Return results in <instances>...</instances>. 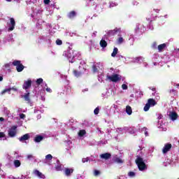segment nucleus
Returning <instances> with one entry per match:
<instances>
[{
	"instance_id": "nucleus-47",
	"label": "nucleus",
	"mask_w": 179,
	"mask_h": 179,
	"mask_svg": "<svg viewBox=\"0 0 179 179\" xmlns=\"http://www.w3.org/2000/svg\"><path fill=\"white\" fill-rule=\"evenodd\" d=\"M145 136H149V134H148V131H145Z\"/></svg>"
},
{
	"instance_id": "nucleus-3",
	"label": "nucleus",
	"mask_w": 179,
	"mask_h": 179,
	"mask_svg": "<svg viewBox=\"0 0 179 179\" xmlns=\"http://www.w3.org/2000/svg\"><path fill=\"white\" fill-rule=\"evenodd\" d=\"M13 66H16L17 72H22L24 69V66L22 64L20 60H14L13 62Z\"/></svg>"
},
{
	"instance_id": "nucleus-33",
	"label": "nucleus",
	"mask_w": 179,
	"mask_h": 179,
	"mask_svg": "<svg viewBox=\"0 0 179 179\" xmlns=\"http://www.w3.org/2000/svg\"><path fill=\"white\" fill-rule=\"evenodd\" d=\"M43 78H38L36 80V84L41 85V83H43Z\"/></svg>"
},
{
	"instance_id": "nucleus-9",
	"label": "nucleus",
	"mask_w": 179,
	"mask_h": 179,
	"mask_svg": "<svg viewBox=\"0 0 179 179\" xmlns=\"http://www.w3.org/2000/svg\"><path fill=\"white\" fill-rule=\"evenodd\" d=\"M24 101L27 103V104H31V99H30V92H27L25 94L22 95Z\"/></svg>"
},
{
	"instance_id": "nucleus-26",
	"label": "nucleus",
	"mask_w": 179,
	"mask_h": 179,
	"mask_svg": "<svg viewBox=\"0 0 179 179\" xmlns=\"http://www.w3.org/2000/svg\"><path fill=\"white\" fill-rule=\"evenodd\" d=\"M85 135H86V130L82 129V130L79 131L78 136H85Z\"/></svg>"
},
{
	"instance_id": "nucleus-25",
	"label": "nucleus",
	"mask_w": 179,
	"mask_h": 179,
	"mask_svg": "<svg viewBox=\"0 0 179 179\" xmlns=\"http://www.w3.org/2000/svg\"><path fill=\"white\" fill-rule=\"evenodd\" d=\"M21 164H22V163H20V161H19L18 159L14 160V166H15V167H16V168L20 167Z\"/></svg>"
},
{
	"instance_id": "nucleus-1",
	"label": "nucleus",
	"mask_w": 179,
	"mask_h": 179,
	"mask_svg": "<svg viewBox=\"0 0 179 179\" xmlns=\"http://www.w3.org/2000/svg\"><path fill=\"white\" fill-rule=\"evenodd\" d=\"M136 164L138 166V170L140 171H143V170H146V164L143 162V158L141 157H137L136 159Z\"/></svg>"
},
{
	"instance_id": "nucleus-52",
	"label": "nucleus",
	"mask_w": 179,
	"mask_h": 179,
	"mask_svg": "<svg viewBox=\"0 0 179 179\" xmlns=\"http://www.w3.org/2000/svg\"><path fill=\"white\" fill-rule=\"evenodd\" d=\"M7 2H12V0H6Z\"/></svg>"
},
{
	"instance_id": "nucleus-35",
	"label": "nucleus",
	"mask_w": 179,
	"mask_h": 179,
	"mask_svg": "<svg viewBox=\"0 0 179 179\" xmlns=\"http://www.w3.org/2000/svg\"><path fill=\"white\" fill-rule=\"evenodd\" d=\"M56 44H57V45H62V40H59V39H57V40L56 41Z\"/></svg>"
},
{
	"instance_id": "nucleus-53",
	"label": "nucleus",
	"mask_w": 179,
	"mask_h": 179,
	"mask_svg": "<svg viewBox=\"0 0 179 179\" xmlns=\"http://www.w3.org/2000/svg\"><path fill=\"white\" fill-rule=\"evenodd\" d=\"M178 86H179V84H177V85H176V87H178Z\"/></svg>"
},
{
	"instance_id": "nucleus-27",
	"label": "nucleus",
	"mask_w": 179,
	"mask_h": 179,
	"mask_svg": "<svg viewBox=\"0 0 179 179\" xmlns=\"http://www.w3.org/2000/svg\"><path fill=\"white\" fill-rule=\"evenodd\" d=\"M117 44H122V43H124V38H122V37H119V38L117 39Z\"/></svg>"
},
{
	"instance_id": "nucleus-48",
	"label": "nucleus",
	"mask_w": 179,
	"mask_h": 179,
	"mask_svg": "<svg viewBox=\"0 0 179 179\" xmlns=\"http://www.w3.org/2000/svg\"><path fill=\"white\" fill-rule=\"evenodd\" d=\"M138 3H138V1H134V2H133V4H134V5H138Z\"/></svg>"
},
{
	"instance_id": "nucleus-17",
	"label": "nucleus",
	"mask_w": 179,
	"mask_h": 179,
	"mask_svg": "<svg viewBox=\"0 0 179 179\" xmlns=\"http://www.w3.org/2000/svg\"><path fill=\"white\" fill-rule=\"evenodd\" d=\"M67 16L69 19H73V17L76 16V11L75 10L71 11L70 13H69Z\"/></svg>"
},
{
	"instance_id": "nucleus-45",
	"label": "nucleus",
	"mask_w": 179,
	"mask_h": 179,
	"mask_svg": "<svg viewBox=\"0 0 179 179\" xmlns=\"http://www.w3.org/2000/svg\"><path fill=\"white\" fill-rule=\"evenodd\" d=\"M114 6H115V4H114V3H111L110 4V8H114Z\"/></svg>"
},
{
	"instance_id": "nucleus-8",
	"label": "nucleus",
	"mask_w": 179,
	"mask_h": 179,
	"mask_svg": "<svg viewBox=\"0 0 179 179\" xmlns=\"http://www.w3.org/2000/svg\"><path fill=\"white\" fill-rule=\"evenodd\" d=\"M171 148H173V145L171 143H166L162 149V153L164 155H166V153H168V152H170L171 150Z\"/></svg>"
},
{
	"instance_id": "nucleus-34",
	"label": "nucleus",
	"mask_w": 179,
	"mask_h": 179,
	"mask_svg": "<svg viewBox=\"0 0 179 179\" xmlns=\"http://www.w3.org/2000/svg\"><path fill=\"white\" fill-rule=\"evenodd\" d=\"M128 176H129V177H135L136 173H135V172L130 171L128 173Z\"/></svg>"
},
{
	"instance_id": "nucleus-54",
	"label": "nucleus",
	"mask_w": 179,
	"mask_h": 179,
	"mask_svg": "<svg viewBox=\"0 0 179 179\" xmlns=\"http://www.w3.org/2000/svg\"><path fill=\"white\" fill-rule=\"evenodd\" d=\"M71 64H73V61H71Z\"/></svg>"
},
{
	"instance_id": "nucleus-11",
	"label": "nucleus",
	"mask_w": 179,
	"mask_h": 179,
	"mask_svg": "<svg viewBox=\"0 0 179 179\" xmlns=\"http://www.w3.org/2000/svg\"><path fill=\"white\" fill-rule=\"evenodd\" d=\"M99 157L101 159H103V160H108L109 159H111V153L106 152V153H103V154H101L99 155Z\"/></svg>"
},
{
	"instance_id": "nucleus-39",
	"label": "nucleus",
	"mask_w": 179,
	"mask_h": 179,
	"mask_svg": "<svg viewBox=\"0 0 179 179\" xmlns=\"http://www.w3.org/2000/svg\"><path fill=\"white\" fill-rule=\"evenodd\" d=\"M94 174V176H100V171L95 170Z\"/></svg>"
},
{
	"instance_id": "nucleus-46",
	"label": "nucleus",
	"mask_w": 179,
	"mask_h": 179,
	"mask_svg": "<svg viewBox=\"0 0 179 179\" xmlns=\"http://www.w3.org/2000/svg\"><path fill=\"white\" fill-rule=\"evenodd\" d=\"M154 11L156 12L157 13H159V12H160V10H159V9H154Z\"/></svg>"
},
{
	"instance_id": "nucleus-7",
	"label": "nucleus",
	"mask_w": 179,
	"mask_h": 179,
	"mask_svg": "<svg viewBox=\"0 0 179 179\" xmlns=\"http://www.w3.org/2000/svg\"><path fill=\"white\" fill-rule=\"evenodd\" d=\"M118 33H121L120 28H115L113 30H110L108 31L107 34L109 37H111L113 36H115V34H118Z\"/></svg>"
},
{
	"instance_id": "nucleus-42",
	"label": "nucleus",
	"mask_w": 179,
	"mask_h": 179,
	"mask_svg": "<svg viewBox=\"0 0 179 179\" xmlns=\"http://www.w3.org/2000/svg\"><path fill=\"white\" fill-rule=\"evenodd\" d=\"M27 157L28 159L34 158V157L32 155H28Z\"/></svg>"
},
{
	"instance_id": "nucleus-10",
	"label": "nucleus",
	"mask_w": 179,
	"mask_h": 179,
	"mask_svg": "<svg viewBox=\"0 0 179 179\" xmlns=\"http://www.w3.org/2000/svg\"><path fill=\"white\" fill-rule=\"evenodd\" d=\"M30 87H31V80H28L24 83L22 89L27 90V89H30Z\"/></svg>"
},
{
	"instance_id": "nucleus-38",
	"label": "nucleus",
	"mask_w": 179,
	"mask_h": 179,
	"mask_svg": "<svg viewBox=\"0 0 179 179\" xmlns=\"http://www.w3.org/2000/svg\"><path fill=\"white\" fill-rule=\"evenodd\" d=\"M152 48L156 49L157 48V43L154 42L152 45Z\"/></svg>"
},
{
	"instance_id": "nucleus-36",
	"label": "nucleus",
	"mask_w": 179,
	"mask_h": 179,
	"mask_svg": "<svg viewBox=\"0 0 179 179\" xmlns=\"http://www.w3.org/2000/svg\"><path fill=\"white\" fill-rule=\"evenodd\" d=\"M122 89L123 90H128V85H127L126 84L122 85Z\"/></svg>"
},
{
	"instance_id": "nucleus-20",
	"label": "nucleus",
	"mask_w": 179,
	"mask_h": 179,
	"mask_svg": "<svg viewBox=\"0 0 179 179\" xmlns=\"http://www.w3.org/2000/svg\"><path fill=\"white\" fill-rule=\"evenodd\" d=\"M99 44L102 48H106V47H107V41H106V40L101 39Z\"/></svg>"
},
{
	"instance_id": "nucleus-21",
	"label": "nucleus",
	"mask_w": 179,
	"mask_h": 179,
	"mask_svg": "<svg viewBox=\"0 0 179 179\" xmlns=\"http://www.w3.org/2000/svg\"><path fill=\"white\" fill-rule=\"evenodd\" d=\"M73 73L74 76H76V78H79V77L82 76V72L78 71L75 69L73 70Z\"/></svg>"
},
{
	"instance_id": "nucleus-49",
	"label": "nucleus",
	"mask_w": 179,
	"mask_h": 179,
	"mask_svg": "<svg viewBox=\"0 0 179 179\" xmlns=\"http://www.w3.org/2000/svg\"><path fill=\"white\" fill-rule=\"evenodd\" d=\"M3 80V77L0 76V82H2Z\"/></svg>"
},
{
	"instance_id": "nucleus-12",
	"label": "nucleus",
	"mask_w": 179,
	"mask_h": 179,
	"mask_svg": "<svg viewBox=\"0 0 179 179\" xmlns=\"http://www.w3.org/2000/svg\"><path fill=\"white\" fill-rule=\"evenodd\" d=\"M18 139L20 142H24V141H29V139H30V134H26L20 137Z\"/></svg>"
},
{
	"instance_id": "nucleus-32",
	"label": "nucleus",
	"mask_w": 179,
	"mask_h": 179,
	"mask_svg": "<svg viewBox=\"0 0 179 179\" xmlns=\"http://www.w3.org/2000/svg\"><path fill=\"white\" fill-rule=\"evenodd\" d=\"M98 69H97V66H96V65H93L92 66V72L94 73H96V72H97Z\"/></svg>"
},
{
	"instance_id": "nucleus-37",
	"label": "nucleus",
	"mask_w": 179,
	"mask_h": 179,
	"mask_svg": "<svg viewBox=\"0 0 179 179\" xmlns=\"http://www.w3.org/2000/svg\"><path fill=\"white\" fill-rule=\"evenodd\" d=\"M20 120H24V118H26V115H24V113L20 114Z\"/></svg>"
},
{
	"instance_id": "nucleus-13",
	"label": "nucleus",
	"mask_w": 179,
	"mask_h": 179,
	"mask_svg": "<svg viewBox=\"0 0 179 179\" xmlns=\"http://www.w3.org/2000/svg\"><path fill=\"white\" fill-rule=\"evenodd\" d=\"M112 160L114 163H117V164H122V163H124V161L117 156L113 157Z\"/></svg>"
},
{
	"instance_id": "nucleus-4",
	"label": "nucleus",
	"mask_w": 179,
	"mask_h": 179,
	"mask_svg": "<svg viewBox=\"0 0 179 179\" xmlns=\"http://www.w3.org/2000/svg\"><path fill=\"white\" fill-rule=\"evenodd\" d=\"M16 129H17V126L15 125L12 126L11 128L8 129V132L10 138H15V136H16V134H17V131Z\"/></svg>"
},
{
	"instance_id": "nucleus-51",
	"label": "nucleus",
	"mask_w": 179,
	"mask_h": 179,
	"mask_svg": "<svg viewBox=\"0 0 179 179\" xmlns=\"http://www.w3.org/2000/svg\"><path fill=\"white\" fill-rule=\"evenodd\" d=\"M118 57H119L120 59L124 58V57L122 55H119Z\"/></svg>"
},
{
	"instance_id": "nucleus-16",
	"label": "nucleus",
	"mask_w": 179,
	"mask_h": 179,
	"mask_svg": "<svg viewBox=\"0 0 179 179\" xmlns=\"http://www.w3.org/2000/svg\"><path fill=\"white\" fill-rule=\"evenodd\" d=\"M44 139V136H40V135H36V136L34 138V141L36 143H38L39 142H41Z\"/></svg>"
},
{
	"instance_id": "nucleus-31",
	"label": "nucleus",
	"mask_w": 179,
	"mask_h": 179,
	"mask_svg": "<svg viewBox=\"0 0 179 179\" xmlns=\"http://www.w3.org/2000/svg\"><path fill=\"white\" fill-rule=\"evenodd\" d=\"M45 159L46 160H52V155H51V154H48L45 156Z\"/></svg>"
},
{
	"instance_id": "nucleus-19",
	"label": "nucleus",
	"mask_w": 179,
	"mask_h": 179,
	"mask_svg": "<svg viewBox=\"0 0 179 179\" xmlns=\"http://www.w3.org/2000/svg\"><path fill=\"white\" fill-rule=\"evenodd\" d=\"M64 171H65L66 176H71V174H72V173H73V169L66 168Z\"/></svg>"
},
{
	"instance_id": "nucleus-40",
	"label": "nucleus",
	"mask_w": 179,
	"mask_h": 179,
	"mask_svg": "<svg viewBox=\"0 0 179 179\" xmlns=\"http://www.w3.org/2000/svg\"><path fill=\"white\" fill-rule=\"evenodd\" d=\"M82 162L83 163H87V162H89V157L83 159Z\"/></svg>"
},
{
	"instance_id": "nucleus-24",
	"label": "nucleus",
	"mask_w": 179,
	"mask_h": 179,
	"mask_svg": "<svg viewBox=\"0 0 179 179\" xmlns=\"http://www.w3.org/2000/svg\"><path fill=\"white\" fill-rule=\"evenodd\" d=\"M10 90H14V92H17V88H15V87H13V88H8V89H6L2 91V94L6 93L7 92H10Z\"/></svg>"
},
{
	"instance_id": "nucleus-18",
	"label": "nucleus",
	"mask_w": 179,
	"mask_h": 179,
	"mask_svg": "<svg viewBox=\"0 0 179 179\" xmlns=\"http://www.w3.org/2000/svg\"><path fill=\"white\" fill-rule=\"evenodd\" d=\"M166 47H167V44H166V43H162L161 45H158L159 52H162V51H163V50H164V48H166Z\"/></svg>"
},
{
	"instance_id": "nucleus-30",
	"label": "nucleus",
	"mask_w": 179,
	"mask_h": 179,
	"mask_svg": "<svg viewBox=\"0 0 179 179\" xmlns=\"http://www.w3.org/2000/svg\"><path fill=\"white\" fill-rule=\"evenodd\" d=\"M99 112H100V108L99 107H96L94 110V113L95 114V115H97V114H99Z\"/></svg>"
},
{
	"instance_id": "nucleus-22",
	"label": "nucleus",
	"mask_w": 179,
	"mask_h": 179,
	"mask_svg": "<svg viewBox=\"0 0 179 179\" xmlns=\"http://www.w3.org/2000/svg\"><path fill=\"white\" fill-rule=\"evenodd\" d=\"M126 113L128 115H131L132 114V108L130 106H126Z\"/></svg>"
},
{
	"instance_id": "nucleus-44",
	"label": "nucleus",
	"mask_w": 179,
	"mask_h": 179,
	"mask_svg": "<svg viewBox=\"0 0 179 179\" xmlns=\"http://www.w3.org/2000/svg\"><path fill=\"white\" fill-rule=\"evenodd\" d=\"M150 90H152V92H156V87H150Z\"/></svg>"
},
{
	"instance_id": "nucleus-28",
	"label": "nucleus",
	"mask_w": 179,
	"mask_h": 179,
	"mask_svg": "<svg viewBox=\"0 0 179 179\" xmlns=\"http://www.w3.org/2000/svg\"><path fill=\"white\" fill-rule=\"evenodd\" d=\"M169 93H172L173 96H177V91L174 89L170 90Z\"/></svg>"
},
{
	"instance_id": "nucleus-5",
	"label": "nucleus",
	"mask_w": 179,
	"mask_h": 179,
	"mask_svg": "<svg viewBox=\"0 0 179 179\" xmlns=\"http://www.w3.org/2000/svg\"><path fill=\"white\" fill-rule=\"evenodd\" d=\"M8 24L9 26L8 31H13V30H15V27L16 26V21H15V18L10 17V22H8Z\"/></svg>"
},
{
	"instance_id": "nucleus-55",
	"label": "nucleus",
	"mask_w": 179,
	"mask_h": 179,
	"mask_svg": "<svg viewBox=\"0 0 179 179\" xmlns=\"http://www.w3.org/2000/svg\"><path fill=\"white\" fill-rule=\"evenodd\" d=\"M90 1H94V0H90Z\"/></svg>"
},
{
	"instance_id": "nucleus-15",
	"label": "nucleus",
	"mask_w": 179,
	"mask_h": 179,
	"mask_svg": "<svg viewBox=\"0 0 179 179\" xmlns=\"http://www.w3.org/2000/svg\"><path fill=\"white\" fill-rule=\"evenodd\" d=\"M170 118H171V120H172V121H176V120H177V118H178V115L176 112H172L170 114Z\"/></svg>"
},
{
	"instance_id": "nucleus-43",
	"label": "nucleus",
	"mask_w": 179,
	"mask_h": 179,
	"mask_svg": "<svg viewBox=\"0 0 179 179\" xmlns=\"http://www.w3.org/2000/svg\"><path fill=\"white\" fill-rule=\"evenodd\" d=\"M0 138H5V133L0 132Z\"/></svg>"
},
{
	"instance_id": "nucleus-6",
	"label": "nucleus",
	"mask_w": 179,
	"mask_h": 179,
	"mask_svg": "<svg viewBox=\"0 0 179 179\" xmlns=\"http://www.w3.org/2000/svg\"><path fill=\"white\" fill-rule=\"evenodd\" d=\"M108 79L110 80L111 82H114L115 83H117V82H119V80H121V76L118 74H114L112 76H108Z\"/></svg>"
},
{
	"instance_id": "nucleus-41",
	"label": "nucleus",
	"mask_w": 179,
	"mask_h": 179,
	"mask_svg": "<svg viewBox=\"0 0 179 179\" xmlns=\"http://www.w3.org/2000/svg\"><path fill=\"white\" fill-rule=\"evenodd\" d=\"M43 2L45 3V5H48L50 3V0H44Z\"/></svg>"
},
{
	"instance_id": "nucleus-14",
	"label": "nucleus",
	"mask_w": 179,
	"mask_h": 179,
	"mask_svg": "<svg viewBox=\"0 0 179 179\" xmlns=\"http://www.w3.org/2000/svg\"><path fill=\"white\" fill-rule=\"evenodd\" d=\"M34 174H35V176H37V177H39V178H45V176L41 172H40L38 170L34 171Z\"/></svg>"
},
{
	"instance_id": "nucleus-2",
	"label": "nucleus",
	"mask_w": 179,
	"mask_h": 179,
	"mask_svg": "<svg viewBox=\"0 0 179 179\" xmlns=\"http://www.w3.org/2000/svg\"><path fill=\"white\" fill-rule=\"evenodd\" d=\"M157 103L156 102V100L153 99H149L148 100V102L146 103L145 106H144V111H149L150 107H155Z\"/></svg>"
},
{
	"instance_id": "nucleus-23",
	"label": "nucleus",
	"mask_w": 179,
	"mask_h": 179,
	"mask_svg": "<svg viewBox=\"0 0 179 179\" xmlns=\"http://www.w3.org/2000/svg\"><path fill=\"white\" fill-rule=\"evenodd\" d=\"M118 54V48H113V51L111 53V57H113V58H115V57H117V55Z\"/></svg>"
},
{
	"instance_id": "nucleus-29",
	"label": "nucleus",
	"mask_w": 179,
	"mask_h": 179,
	"mask_svg": "<svg viewBox=\"0 0 179 179\" xmlns=\"http://www.w3.org/2000/svg\"><path fill=\"white\" fill-rule=\"evenodd\" d=\"M45 87H46V92H48V93L52 92V90H51V88L48 87V85H47V84L45 85Z\"/></svg>"
},
{
	"instance_id": "nucleus-50",
	"label": "nucleus",
	"mask_w": 179,
	"mask_h": 179,
	"mask_svg": "<svg viewBox=\"0 0 179 179\" xmlns=\"http://www.w3.org/2000/svg\"><path fill=\"white\" fill-rule=\"evenodd\" d=\"M0 121L1 122L5 121V119L3 117H0Z\"/></svg>"
}]
</instances>
